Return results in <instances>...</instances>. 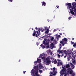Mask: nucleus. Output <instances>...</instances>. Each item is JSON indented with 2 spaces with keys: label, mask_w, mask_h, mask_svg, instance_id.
<instances>
[{
  "label": "nucleus",
  "mask_w": 76,
  "mask_h": 76,
  "mask_svg": "<svg viewBox=\"0 0 76 76\" xmlns=\"http://www.w3.org/2000/svg\"><path fill=\"white\" fill-rule=\"evenodd\" d=\"M32 30H33V28H32Z\"/></svg>",
  "instance_id": "obj_41"
},
{
  "label": "nucleus",
  "mask_w": 76,
  "mask_h": 76,
  "mask_svg": "<svg viewBox=\"0 0 76 76\" xmlns=\"http://www.w3.org/2000/svg\"><path fill=\"white\" fill-rule=\"evenodd\" d=\"M19 61H20L19 60Z\"/></svg>",
  "instance_id": "obj_42"
},
{
  "label": "nucleus",
  "mask_w": 76,
  "mask_h": 76,
  "mask_svg": "<svg viewBox=\"0 0 76 76\" xmlns=\"http://www.w3.org/2000/svg\"><path fill=\"white\" fill-rule=\"evenodd\" d=\"M67 5V9L70 10V12H69V14L71 13L72 15H74L76 17V3L73 2L72 3V5L73 6H72V4L70 3L66 4Z\"/></svg>",
  "instance_id": "obj_1"
},
{
  "label": "nucleus",
  "mask_w": 76,
  "mask_h": 76,
  "mask_svg": "<svg viewBox=\"0 0 76 76\" xmlns=\"http://www.w3.org/2000/svg\"><path fill=\"white\" fill-rule=\"evenodd\" d=\"M56 31H57V29H54V30L53 31V32H56Z\"/></svg>",
  "instance_id": "obj_29"
},
{
  "label": "nucleus",
  "mask_w": 76,
  "mask_h": 76,
  "mask_svg": "<svg viewBox=\"0 0 76 76\" xmlns=\"http://www.w3.org/2000/svg\"><path fill=\"white\" fill-rule=\"evenodd\" d=\"M66 67L67 69V74L68 75H69V74L72 75L71 76H75V73H73L72 74V73H73V70H72V69L70 68V65H69V64L67 65L66 66Z\"/></svg>",
  "instance_id": "obj_6"
},
{
  "label": "nucleus",
  "mask_w": 76,
  "mask_h": 76,
  "mask_svg": "<svg viewBox=\"0 0 76 76\" xmlns=\"http://www.w3.org/2000/svg\"><path fill=\"white\" fill-rule=\"evenodd\" d=\"M45 69H48V68H47V67H45Z\"/></svg>",
  "instance_id": "obj_33"
},
{
  "label": "nucleus",
  "mask_w": 76,
  "mask_h": 76,
  "mask_svg": "<svg viewBox=\"0 0 76 76\" xmlns=\"http://www.w3.org/2000/svg\"><path fill=\"white\" fill-rule=\"evenodd\" d=\"M67 59L68 61H70V58H67Z\"/></svg>",
  "instance_id": "obj_32"
},
{
  "label": "nucleus",
  "mask_w": 76,
  "mask_h": 76,
  "mask_svg": "<svg viewBox=\"0 0 76 76\" xmlns=\"http://www.w3.org/2000/svg\"><path fill=\"white\" fill-rule=\"evenodd\" d=\"M61 57H62V56H64V54H62L61 55Z\"/></svg>",
  "instance_id": "obj_36"
},
{
  "label": "nucleus",
  "mask_w": 76,
  "mask_h": 76,
  "mask_svg": "<svg viewBox=\"0 0 76 76\" xmlns=\"http://www.w3.org/2000/svg\"><path fill=\"white\" fill-rule=\"evenodd\" d=\"M67 41V39L66 38H64L62 40V41H60V44H61L62 45V46H64V44H65V42H66Z\"/></svg>",
  "instance_id": "obj_9"
},
{
  "label": "nucleus",
  "mask_w": 76,
  "mask_h": 76,
  "mask_svg": "<svg viewBox=\"0 0 76 76\" xmlns=\"http://www.w3.org/2000/svg\"><path fill=\"white\" fill-rule=\"evenodd\" d=\"M64 76H67V75L66 74H65Z\"/></svg>",
  "instance_id": "obj_35"
},
{
  "label": "nucleus",
  "mask_w": 76,
  "mask_h": 76,
  "mask_svg": "<svg viewBox=\"0 0 76 76\" xmlns=\"http://www.w3.org/2000/svg\"><path fill=\"white\" fill-rule=\"evenodd\" d=\"M54 39V37H51L50 40L51 41H53V40Z\"/></svg>",
  "instance_id": "obj_23"
},
{
  "label": "nucleus",
  "mask_w": 76,
  "mask_h": 76,
  "mask_svg": "<svg viewBox=\"0 0 76 76\" xmlns=\"http://www.w3.org/2000/svg\"><path fill=\"white\" fill-rule=\"evenodd\" d=\"M45 56V54L44 53H43L41 54L40 55V56L39 57V58H41L43 60L44 62L45 63L46 65H49L50 63V61L48 60H50V58H46L44 56Z\"/></svg>",
  "instance_id": "obj_4"
},
{
  "label": "nucleus",
  "mask_w": 76,
  "mask_h": 76,
  "mask_svg": "<svg viewBox=\"0 0 76 76\" xmlns=\"http://www.w3.org/2000/svg\"><path fill=\"white\" fill-rule=\"evenodd\" d=\"M39 72L40 73H42V70H40L39 69Z\"/></svg>",
  "instance_id": "obj_24"
},
{
  "label": "nucleus",
  "mask_w": 76,
  "mask_h": 76,
  "mask_svg": "<svg viewBox=\"0 0 76 76\" xmlns=\"http://www.w3.org/2000/svg\"><path fill=\"white\" fill-rule=\"evenodd\" d=\"M36 31L34 30V33L33 34V36L35 37V36L36 37H39V36L40 35V34H41L40 32H43L44 31V29L42 28H37V27H36Z\"/></svg>",
  "instance_id": "obj_3"
},
{
  "label": "nucleus",
  "mask_w": 76,
  "mask_h": 76,
  "mask_svg": "<svg viewBox=\"0 0 76 76\" xmlns=\"http://www.w3.org/2000/svg\"><path fill=\"white\" fill-rule=\"evenodd\" d=\"M8 1L10 2H12L13 1V0H8Z\"/></svg>",
  "instance_id": "obj_26"
},
{
  "label": "nucleus",
  "mask_w": 76,
  "mask_h": 76,
  "mask_svg": "<svg viewBox=\"0 0 76 76\" xmlns=\"http://www.w3.org/2000/svg\"><path fill=\"white\" fill-rule=\"evenodd\" d=\"M60 35H62V34L60 33Z\"/></svg>",
  "instance_id": "obj_37"
},
{
  "label": "nucleus",
  "mask_w": 76,
  "mask_h": 76,
  "mask_svg": "<svg viewBox=\"0 0 76 76\" xmlns=\"http://www.w3.org/2000/svg\"><path fill=\"white\" fill-rule=\"evenodd\" d=\"M57 61H58L57 65L58 66H61V65H63V62H62L59 59H57Z\"/></svg>",
  "instance_id": "obj_11"
},
{
  "label": "nucleus",
  "mask_w": 76,
  "mask_h": 76,
  "mask_svg": "<svg viewBox=\"0 0 76 76\" xmlns=\"http://www.w3.org/2000/svg\"><path fill=\"white\" fill-rule=\"evenodd\" d=\"M50 47L52 48H56V46H54V44L53 43H51L50 44Z\"/></svg>",
  "instance_id": "obj_14"
},
{
  "label": "nucleus",
  "mask_w": 76,
  "mask_h": 76,
  "mask_svg": "<svg viewBox=\"0 0 76 76\" xmlns=\"http://www.w3.org/2000/svg\"><path fill=\"white\" fill-rule=\"evenodd\" d=\"M50 35H51V34H50Z\"/></svg>",
  "instance_id": "obj_43"
},
{
  "label": "nucleus",
  "mask_w": 76,
  "mask_h": 76,
  "mask_svg": "<svg viewBox=\"0 0 76 76\" xmlns=\"http://www.w3.org/2000/svg\"><path fill=\"white\" fill-rule=\"evenodd\" d=\"M37 61H34V63L36 65L37 64L38 65V63L39 64V63H40L41 62V59H38V58H37Z\"/></svg>",
  "instance_id": "obj_10"
},
{
  "label": "nucleus",
  "mask_w": 76,
  "mask_h": 76,
  "mask_svg": "<svg viewBox=\"0 0 76 76\" xmlns=\"http://www.w3.org/2000/svg\"><path fill=\"white\" fill-rule=\"evenodd\" d=\"M56 7L57 9H59V6H56Z\"/></svg>",
  "instance_id": "obj_28"
},
{
  "label": "nucleus",
  "mask_w": 76,
  "mask_h": 76,
  "mask_svg": "<svg viewBox=\"0 0 76 76\" xmlns=\"http://www.w3.org/2000/svg\"><path fill=\"white\" fill-rule=\"evenodd\" d=\"M71 67L72 69H74L75 68V66L73 64L71 63Z\"/></svg>",
  "instance_id": "obj_18"
},
{
  "label": "nucleus",
  "mask_w": 76,
  "mask_h": 76,
  "mask_svg": "<svg viewBox=\"0 0 76 76\" xmlns=\"http://www.w3.org/2000/svg\"><path fill=\"white\" fill-rule=\"evenodd\" d=\"M53 42L55 44H57V42L56 41V40H54L53 41Z\"/></svg>",
  "instance_id": "obj_20"
},
{
  "label": "nucleus",
  "mask_w": 76,
  "mask_h": 76,
  "mask_svg": "<svg viewBox=\"0 0 76 76\" xmlns=\"http://www.w3.org/2000/svg\"><path fill=\"white\" fill-rule=\"evenodd\" d=\"M52 62H53L54 64H56L57 63V61L56 59H53V60L52 61Z\"/></svg>",
  "instance_id": "obj_15"
},
{
  "label": "nucleus",
  "mask_w": 76,
  "mask_h": 76,
  "mask_svg": "<svg viewBox=\"0 0 76 76\" xmlns=\"http://www.w3.org/2000/svg\"><path fill=\"white\" fill-rule=\"evenodd\" d=\"M61 36H60V35H58V36H57V35H56V38H57V40L58 41V38H59Z\"/></svg>",
  "instance_id": "obj_17"
},
{
  "label": "nucleus",
  "mask_w": 76,
  "mask_h": 76,
  "mask_svg": "<svg viewBox=\"0 0 76 76\" xmlns=\"http://www.w3.org/2000/svg\"><path fill=\"white\" fill-rule=\"evenodd\" d=\"M40 46L42 47V48H43V49H44V48H45V47L44 45L43 44H42Z\"/></svg>",
  "instance_id": "obj_19"
},
{
  "label": "nucleus",
  "mask_w": 76,
  "mask_h": 76,
  "mask_svg": "<svg viewBox=\"0 0 76 76\" xmlns=\"http://www.w3.org/2000/svg\"><path fill=\"white\" fill-rule=\"evenodd\" d=\"M51 70H53V72H50V76H54L56 75V73H57V69L55 67H54L53 68L51 69Z\"/></svg>",
  "instance_id": "obj_8"
},
{
  "label": "nucleus",
  "mask_w": 76,
  "mask_h": 76,
  "mask_svg": "<svg viewBox=\"0 0 76 76\" xmlns=\"http://www.w3.org/2000/svg\"><path fill=\"white\" fill-rule=\"evenodd\" d=\"M41 3L42 6H45L46 5V3H45V2L43 1Z\"/></svg>",
  "instance_id": "obj_16"
},
{
  "label": "nucleus",
  "mask_w": 76,
  "mask_h": 76,
  "mask_svg": "<svg viewBox=\"0 0 76 76\" xmlns=\"http://www.w3.org/2000/svg\"><path fill=\"white\" fill-rule=\"evenodd\" d=\"M73 47H75V48L76 47V43H75L74 44Z\"/></svg>",
  "instance_id": "obj_22"
},
{
  "label": "nucleus",
  "mask_w": 76,
  "mask_h": 76,
  "mask_svg": "<svg viewBox=\"0 0 76 76\" xmlns=\"http://www.w3.org/2000/svg\"><path fill=\"white\" fill-rule=\"evenodd\" d=\"M66 56H64V58H66Z\"/></svg>",
  "instance_id": "obj_38"
},
{
  "label": "nucleus",
  "mask_w": 76,
  "mask_h": 76,
  "mask_svg": "<svg viewBox=\"0 0 76 76\" xmlns=\"http://www.w3.org/2000/svg\"><path fill=\"white\" fill-rule=\"evenodd\" d=\"M26 72V71H25V72H23V73L24 74H25V72Z\"/></svg>",
  "instance_id": "obj_34"
},
{
  "label": "nucleus",
  "mask_w": 76,
  "mask_h": 76,
  "mask_svg": "<svg viewBox=\"0 0 76 76\" xmlns=\"http://www.w3.org/2000/svg\"><path fill=\"white\" fill-rule=\"evenodd\" d=\"M48 22H49V20H48Z\"/></svg>",
  "instance_id": "obj_39"
},
{
  "label": "nucleus",
  "mask_w": 76,
  "mask_h": 76,
  "mask_svg": "<svg viewBox=\"0 0 76 76\" xmlns=\"http://www.w3.org/2000/svg\"><path fill=\"white\" fill-rule=\"evenodd\" d=\"M59 47L60 49L61 48V44H60L59 45Z\"/></svg>",
  "instance_id": "obj_21"
},
{
  "label": "nucleus",
  "mask_w": 76,
  "mask_h": 76,
  "mask_svg": "<svg viewBox=\"0 0 76 76\" xmlns=\"http://www.w3.org/2000/svg\"><path fill=\"white\" fill-rule=\"evenodd\" d=\"M75 58H76L75 57H74L73 58H72L71 60L72 63H73L74 64H76V61H75Z\"/></svg>",
  "instance_id": "obj_13"
},
{
  "label": "nucleus",
  "mask_w": 76,
  "mask_h": 76,
  "mask_svg": "<svg viewBox=\"0 0 76 76\" xmlns=\"http://www.w3.org/2000/svg\"><path fill=\"white\" fill-rule=\"evenodd\" d=\"M50 36H49L48 37H50Z\"/></svg>",
  "instance_id": "obj_44"
},
{
  "label": "nucleus",
  "mask_w": 76,
  "mask_h": 76,
  "mask_svg": "<svg viewBox=\"0 0 76 76\" xmlns=\"http://www.w3.org/2000/svg\"><path fill=\"white\" fill-rule=\"evenodd\" d=\"M66 66H63V65L62 66V70H61L60 72V74L61 75L60 76H63V75L64 74H65L66 73V72L67 71V70H66Z\"/></svg>",
  "instance_id": "obj_7"
},
{
  "label": "nucleus",
  "mask_w": 76,
  "mask_h": 76,
  "mask_svg": "<svg viewBox=\"0 0 76 76\" xmlns=\"http://www.w3.org/2000/svg\"><path fill=\"white\" fill-rule=\"evenodd\" d=\"M72 18V17H70L68 18V19H69V20H70V19H71V18Z\"/></svg>",
  "instance_id": "obj_27"
},
{
  "label": "nucleus",
  "mask_w": 76,
  "mask_h": 76,
  "mask_svg": "<svg viewBox=\"0 0 76 76\" xmlns=\"http://www.w3.org/2000/svg\"><path fill=\"white\" fill-rule=\"evenodd\" d=\"M42 38L45 39L43 42V44H44L46 48H50V46H49V41H50V39H47V38H48L47 36H44Z\"/></svg>",
  "instance_id": "obj_5"
},
{
  "label": "nucleus",
  "mask_w": 76,
  "mask_h": 76,
  "mask_svg": "<svg viewBox=\"0 0 76 76\" xmlns=\"http://www.w3.org/2000/svg\"><path fill=\"white\" fill-rule=\"evenodd\" d=\"M74 39V38H73V39L72 38V39Z\"/></svg>",
  "instance_id": "obj_40"
},
{
  "label": "nucleus",
  "mask_w": 76,
  "mask_h": 76,
  "mask_svg": "<svg viewBox=\"0 0 76 76\" xmlns=\"http://www.w3.org/2000/svg\"><path fill=\"white\" fill-rule=\"evenodd\" d=\"M73 50V48H70L67 51H66V50H58L57 52L58 53H59L60 54H63V51H64V53L67 54V56L70 57L71 55L73 56V55L75 54V51Z\"/></svg>",
  "instance_id": "obj_2"
},
{
  "label": "nucleus",
  "mask_w": 76,
  "mask_h": 76,
  "mask_svg": "<svg viewBox=\"0 0 76 76\" xmlns=\"http://www.w3.org/2000/svg\"><path fill=\"white\" fill-rule=\"evenodd\" d=\"M45 30L46 31H45V34H48V32H49V29H48V28L46 27H44Z\"/></svg>",
  "instance_id": "obj_12"
},
{
  "label": "nucleus",
  "mask_w": 76,
  "mask_h": 76,
  "mask_svg": "<svg viewBox=\"0 0 76 76\" xmlns=\"http://www.w3.org/2000/svg\"><path fill=\"white\" fill-rule=\"evenodd\" d=\"M71 44H74V42H71Z\"/></svg>",
  "instance_id": "obj_31"
},
{
  "label": "nucleus",
  "mask_w": 76,
  "mask_h": 76,
  "mask_svg": "<svg viewBox=\"0 0 76 76\" xmlns=\"http://www.w3.org/2000/svg\"><path fill=\"white\" fill-rule=\"evenodd\" d=\"M48 51L49 53H50V52H51L50 50H48Z\"/></svg>",
  "instance_id": "obj_30"
},
{
  "label": "nucleus",
  "mask_w": 76,
  "mask_h": 76,
  "mask_svg": "<svg viewBox=\"0 0 76 76\" xmlns=\"http://www.w3.org/2000/svg\"><path fill=\"white\" fill-rule=\"evenodd\" d=\"M60 55H59V54H58V58H60Z\"/></svg>",
  "instance_id": "obj_25"
}]
</instances>
